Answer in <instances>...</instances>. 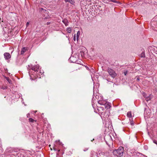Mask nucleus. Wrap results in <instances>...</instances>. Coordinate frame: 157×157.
I'll return each mask as SVG.
<instances>
[{
	"label": "nucleus",
	"instance_id": "f257e3e1",
	"mask_svg": "<svg viewBox=\"0 0 157 157\" xmlns=\"http://www.w3.org/2000/svg\"><path fill=\"white\" fill-rule=\"evenodd\" d=\"M30 69L33 71V74L32 75H34V77L35 78L38 77V75H40V73H41L40 71L39 66L38 65L33 66L30 68Z\"/></svg>",
	"mask_w": 157,
	"mask_h": 157
},
{
	"label": "nucleus",
	"instance_id": "f03ea898",
	"mask_svg": "<svg viewBox=\"0 0 157 157\" xmlns=\"http://www.w3.org/2000/svg\"><path fill=\"white\" fill-rule=\"evenodd\" d=\"M124 153V148L122 147H120L117 150H115L113 151V155L121 157L123 156Z\"/></svg>",
	"mask_w": 157,
	"mask_h": 157
},
{
	"label": "nucleus",
	"instance_id": "7ed1b4c3",
	"mask_svg": "<svg viewBox=\"0 0 157 157\" xmlns=\"http://www.w3.org/2000/svg\"><path fill=\"white\" fill-rule=\"evenodd\" d=\"M107 71L108 72L109 75L113 78H114L117 75V74L115 71L113 69L110 68H108L107 70Z\"/></svg>",
	"mask_w": 157,
	"mask_h": 157
},
{
	"label": "nucleus",
	"instance_id": "20e7f679",
	"mask_svg": "<svg viewBox=\"0 0 157 157\" xmlns=\"http://www.w3.org/2000/svg\"><path fill=\"white\" fill-rule=\"evenodd\" d=\"M40 11L42 14L43 17H45L46 18H48V11L46 9L41 8H40Z\"/></svg>",
	"mask_w": 157,
	"mask_h": 157
},
{
	"label": "nucleus",
	"instance_id": "39448f33",
	"mask_svg": "<svg viewBox=\"0 0 157 157\" xmlns=\"http://www.w3.org/2000/svg\"><path fill=\"white\" fill-rule=\"evenodd\" d=\"M7 151L9 153H14H14H13L12 154V155H14L16 157L17 155V153H16V151H15V149L14 148H9L7 149Z\"/></svg>",
	"mask_w": 157,
	"mask_h": 157
},
{
	"label": "nucleus",
	"instance_id": "423d86ee",
	"mask_svg": "<svg viewBox=\"0 0 157 157\" xmlns=\"http://www.w3.org/2000/svg\"><path fill=\"white\" fill-rule=\"evenodd\" d=\"M4 56L5 59L6 60L9 59L11 57L10 54L8 52L5 53Z\"/></svg>",
	"mask_w": 157,
	"mask_h": 157
},
{
	"label": "nucleus",
	"instance_id": "0eeeda50",
	"mask_svg": "<svg viewBox=\"0 0 157 157\" xmlns=\"http://www.w3.org/2000/svg\"><path fill=\"white\" fill-rule=\"evenodd\" d=\"M62 22L66 26H67L68 25L69 21L67 19H64L63 20Z\"/></svg>",
	"mask_w": 157,
	"mask_h": 157
},
{
	"label": "nucleus",
	"instance_id": "6e6552de",
	"mask_svg": "<svg viewBox=\"0 0 157 157\" xmlns=\"http://www.w3.org/2000/svg\"><path fill=\"white\" fill-rule=\"evenodd\" d=\"M106 101L103 100H99L98 101V104L101 105H104L106 103Z\"/></svg>",
	"mask_w": 157,
	"mask_h": 157
},
{
	"label": "nucleus",
	"instance_id": "1a4fd4ad",
	"mask_svg": "<svg viewBox=\"0 0 157 157\" xmlns=\"http://www.w3.org/2000/svg\"><path fill=\"white\" fill-rule=\"evenodd\" d=\"M105 107V109H108L110 108L111 107L110 104L109 103H107L106 102L104 105Z\"/></svg>",
	"mask_w": 157,
	"mask_h": 157
},
{
	"label": "nucleus",
	"instance_id": "9d476101",
	"mask_svg": "<svg viewBox=\"0 0 157 157\" xmlns=\"http://www.w3.org/2000/svg\"><path fill=\"white\" fill-rule=\"evenodd\" d=\"M27 49L28 48L27 47H24L23 48L21 51V54H23L27 50Z\"/></svg>",
	"mask_w": 157,
	"mask_h": 157
},
{
	"label": "nucleus",
	"instance_id": "9b49d317",
	"mask_svg": "<svg viewBox=\"0 0 157 157\" xmlns=\"http://www.w3.org/2000/svg\"><path fill=\"white\" fill-rule=\"evenodd\" d=\"M135 157H146L144 155H143L142 154L139 153L138 154H137Z\"/></svg>",
	"mask_w": 157,
	"mask_h": 157
},
{
	"label": "nucleus",
	"instance_id": "f8f14e48",
	"mask_svg": "<svg viewBox=\"0 0 157 157\" xmlns=\"http://www.w3.org/2000/svg\"><path fill=\"white\" fill-rule=\"evenodd\" d=\"M64 0L65 2H68L72 4H73L75 3V2L73 0Z\"/></svg>",
	"mask_w": 157,
	"mask_h": 157
},
{
	"label": "nucleus",
	"instance_id": "ddd939ff",
	"mask_svg": "<svg viewBox=\"0 0 157 157\" xmlns=\"http://www.w3.org/2000/svg\"><path fill=\"white\" fill-rule=\"evenodd\" d=\"M127 116L128 117L132 118V113L131 111L128 112L127 113Z\"/></svg>",
	"mask_w": 157,
	"mask_h": 157
},
{
	"label": "nucleus",
	"instance_id": "4468645a",
	"mask_svg": "<svg viewBox=\"0 0 157 157\" xmlns=\"http://www.w3.org/2000/svg\"><path fill=\"white\" fill-rule=\"evenodd\" d=\"M66 30L68 33H70L71 32V30H72L71 28V27L67 28V29Z\"/></svg>",
	"mask_w": 157,
	"mask_h": 157
},
{
	"label": "nucleus",
	"instance_id": "2eb2a0df",
	"mask_svg": "<svg viewBox=\"0 0 157 157\" xmlns=\"http://www.w3.org/2000/svg\"><path fill=\"white\" fill-rule=\"evenodd\" d=\"M80 34V31H78L77 33V35H76V37H77V39H78L79 38V36Z\"/></svg>",
	"mask_w": 157,
	"mask_h": 157
},
{
	"label": "nucleus",
	"instance_id": "dca6fc26",
	"mask_svg": "<svg viewBox=\"0 0 157 157\" xmlns=\"http://www.w3.org/2000/svg\"><path fill=\"white\" fill-rule=\"evenodd\" d=\"M151 98H152V97H151V96H147V97H146L145 100L147 101H148L151 100Z\"/></svg>",
	"mask_w": 157,
	"mask_h": 157
},
{
	"label": "nucleus",
	"instance_id": "f3484780",
	"mask_svg": "<svg viewBox=\"0 0 157 157\" xmlns=\"http://www.w3.org/2000/svg\"><path fill=\"white\" fill-rule=\"evenodd\" d=\"M29 122L33 123L34 121L36 122V121H35L33 118H30L29 119Z\"/></svg>",
	"mask_w": 157,
	"mask_h": 157
},
{
	"label": "nucleus",
	"instance_id": "a211bd4d",
	"mask_svg": "<svg viewBox=\"0 0 157 157\" xmlns=\"http://www.w3.org/2000/svg\"><path fill=\"white\" fill-rule=\"evenodd\" d=\"M6 79L10 83H11L12 81L8 77H6Z\"/></svg>",
	"mask_w": 157,
	"mask_h": 157
},
{
	"label": "nucleus",
	"instance_id": "6ab92c4d",
	"mask_svg": "<svg viewBox=\"0 0 157 157\" xmlns=\"http://www.w3.org/2000/svg\"><path fill=\"white\" fill-rule=\"evenodd\" d=\"M140 56L141 57H145V53L144 52H143L141 54Z\"/></svg>",
	"mask_w": 157,
	"mask_h": 157
},
{
	"label": "nucleus",
	"instance_id": "aec40b11",
	"mask_svg": "<svg viewBox=\"0 0 157 157\" xmlns=\"http://www.w3.org/2000/svg\"><path fill=\"white\" fill-rule=\"evenodd\" d=\"M3 30L6 33L7 32H8L9 31H8L7 30V29H6V27H5V28H3Z\"/></svg>",
	"mask_w": 157,
	"mask_h": 157
},
{
	"label": "nucleus",
	"instance_id": "412c9836",
	"mask_svg": "<svg viewBox=\"0 0 157 157\" xmlns=\"http://www.w3.org/2000/svg\"><path fill=\"white\" fill-rule=\"evenodd\" d=\"M143 96L145 98H146V97H147V94L145 93H144V92L143 93Z\"/></svg>",
	"mask_w": 157,
	"mask_h": 157
},
{
	"label": "nucleus",
	"instance_id": "4be33fe9",
	"mask_svg": "<svg viewBox=\"0 0 157 157\" xmlns=\"http://www.w3.org/2000/svg\"><path fill=\"white\" fill-rule=\"evenodd\" d=\"M109 0L111 1V2H113L117 3H119L118 2H117V1L115 0Z\"/></svg>",
	"mask_w": 157,
	"mask_h": 157
},
{
	"label": "nucleus",
	"instance_id": "5701e85b",
	"mask_svg": "<svg viewBox=\"0 0 157 157\" xmlns=\"http://www.w3.org/2000/svg\"><path fill=\"white\" fill-rule=\"evenodd\" d=\"M128 73V71L127 70L125 71L124 72V74L125 75H126Z\"/></svg>",
	"mask_w": 157,
	"mask_h": 157
},
{
	"label": "nucleus",
	"instance_id": "b1692460",
	"mask_svg": "<svg viewBox=\"0 0 157 157\" xmlns=\"http://www.w3.org/2000/svg\"><path fill=\"white\" fill-rule=\"evenodd\" d=\"M74 58V57L73 56H72L71 57V58H70V59H71V60H72V62H73V63L74 62V61H73V58Z\"/></svg>",
	"mask_w": 157,
	"mask_h": 157
},
{
	"label": "nucleus",
	"instance_id": "393cba45",
	"mask_svg": "<svg viewBox=\"0 0 157 157\" xmlns=\"http://www.w3.org/2000/svg\"><path fill=\"white\" fill-rule=\"evenodd\" d=\"M2 89H3V90H4V89H6L7 88V87L6 86H4V87H2V88H1Z\"/></svg>",
	"mask_w": 157,
	"mask_h": 157
},
{
	"label": "nucleus",
	"instance_id": "a878e982",
	"mask_svg": "<svg viewBox=\"0 0 157 157\" xmlns=\"http://www.w3.org/2000/svg\"><path fill=\"white\" fill-rule=\"evenodd\" d=\"M106 79L107 81H108L109 82H110V83H113V82L110 81V80H109V79Z\"/></svg>",
	"mask_w": 157,
	"mask_h": 157
},
{
	"label": "nucleus",
	"instance_id": "bb28decb",
	"mask_svg": "<svg viewBox=\"0 0 157 157\" xmlns=\"http://www.w3.org/2000/svg\"><path fill=\"white\" fill-rule=\"evenodd\" d=\"M27 117H30V114L29 113H28L27 114Z\"/></svg>",
	"mask_w": 157,
	"mask_h": 157
},
{
	"label": "nucleus",
	"instance_id": "cd10ccee",
	"mask_svg": "<svg viewBox=\"0 0 157 157\" xmlns=\"http://www.w3.org/2000/svg\"><path fill=\"white\" fill-rule=\"evenodd\" d=\"M153 142L155 144H157V141L156 140H154L153 141Z\"/></svg>",
	"mask_w": 157,
	"mask_h": 157
},
{
	"label": "nucleus",
	"instance_id": "c85d7f7f",
	"mask_svg": "<svg viewBox=\"0 0 157 157\" xmlns=\"http://www.w3.org/2000/svg\"><path fill=\"white\" fill-rule=\"evenodd\" d=\"M88 148H86L84 149L83 150V151H86L87 150H88Z\"/></svg>",
	"mask_w": 157,
	"mask_h": 157
},
{
	"label": "nucleus",
	"instance_id": "c756f323",
	"mask_svg": "<svg viewBox=\"0 0 157 157\" xmlns=\"http://www.w3.org/2000/svg\"><path fill=\"white\" fill-rule=\"evenodd\" d=\"M29 23L28 22H27V23L26 24V26L27 27L28 25H29Z\"/></svg>",
	"mask_w": 157,
	"mask_h": 157
},
{
	"label": "nucleus",
	"instance_id": "7c9ffc66",
	"mask_svg": "<svg viewBox=\"0 0 157 157\" xmlns=\"http://www.w3.org/2000/svg\"><path fill=\"white\" fill-rule=\"evenodd\" d=\"M75 38H76V35L75 34L74 35V36L73 39L74 40L75 39Z\"/></svg>",
	"mask_w": 157,
	"mask_h": 157
},
{
	"label": "nucleus",
	"instance_id": "2f4dec72",
	"mask_svg": "<svg viewBox=\"0 0 157 157\" xmlns=\"http://www.w3.org/2000/svg\"><path fill=\"white\" fill-rule=\"evenodd\" d=\"M131 124L132 125H134V123H133V122H131Z\"/></svg>",
	"mask_w": 157,
	"mask_h": 157
},
{
	"label": "nucleus",
	"instance_id": "473e14b6",
	"mask_svg": "<svg viewBox=\"0 0 157 157\" xmlns=\"http://www.w3.org/2000/svg\"><path fill=\"white\" fill-rule=\"evenodd\" d=\"M116 85H117L115 83H113V87H114L115 86H116Z\"/></svg>",
	"mask_w": 157,
	"mask_h": 157
},
{
	"label": "nucleus",
	"instance_id": "72a5a7b5",
	"mask_svg": "<svg viewBox=\"0 0 157 157\" xmlns=\"http://www.w3.org/2000/svg\"><path fill=\"white\" fill-rule=\"evenodd\" d=\"M29 75H30V77H32V76H31V75H30L31 72H30V71L29 72Z\"/></svg>",
	"mask_w": 157,
	"mask_h": 157
},
{
	"label": "nucleus",
	"instance_id": "f704fd0d",
	"mask_svg": "<svg viewBox=\"0 0 157 157\" xmlns=\"http://www.w3.org/2000/svg\"><path fill=\"white\" fill-rule=\"evenodd\" d=\"M74 40L75 41L76 40ZM78 40H77V42H78Z\"/></svg>",
	"mask_w": 157,
	"mask_h": 157
},
{
	"label": "nucleus",
	"instance_id": "c9c22d12",
	"mask_svg": "<svg viewBox=\"0 0 157 157\" xmlns=\"http://www.w3.org/2000/svg\"><path fill=\"white\" fill-rule=\"evenodd\" d=\"M49 23H48V22H47V24H49Z\"/></svg>",
	"mask_w": 157,
	"mask_h": 157
},
{
	"label": "nucleus",
	"instance_id": "e433bc0d",
	"mask_svg": "<svg viewBox=\"0 0 157 157\" xmlns=\"http://www.w3.org/2000/svg\"><path fill=\"white\" fill-rule=\"evenodd\" d=\"M146 147V146H144V148H145V149H146V148H145V147Z\"/></svg>",
	"mask_w": 157,
	"mask_h": 157
},
{
	"label": "nucleus",
	"instance_id": "4c0bfd02",
	"mask_svg": "<svg viewBox=\"0 0 157 157\" xmlns=\"http://www.w3.org/2000/svg\"><path fill=\"white\" fill-rule=\"evenodd\" d=\"M54 149L55 150V147H54Z\"/></svg>",
	"mask_w": 157,
	"mask_h": 157
},
{
	"label": "nucleus",
	"instance_id": "58836bf2",
	"mask_svg": "<svg viewBox=\"0 0 157 157\" xmlns=\"http://www.w3.org/2000/svg\"><path fill=\"white\" fill-rule=\"evenodd\" d=\"M58 141V142H59V143H60V141H59V140Z\"/></svg>",
	"mask_w": 157,
	"mask_h": 157
},
{
	"label": "nucleus",
	"instance_id": "ea45409f",
	"mask_svg": "<svg viewBox=\"0 0 157 157\" xmlns=\"http://www.w3.org/2000/svg\"><path fill=\"white\" fill-rule=\"evenodd\" d=\"M137 79H138V80H139V78H137Z\"/></svg>",
	"mask_w": 157,
	"mask_h": 157
},
{
	"label": "nucleus",
	"instance_id": "a19ab883",
	"mask_svg": "<svg viewBox=\"0 0 157 157\" xmlns=\"http://www.w3.org/2000/svg\"><path fill=\"white\" fill-rule=\"evenodd\" d=\"M36 111H35V113H36Z\"/></svg>",
	"mask_w": 157,
	"mask_h": 157
},
{
	"label": "nucleus",
	"instance_id": "79ce46f5",
	"mask_svg": "<svg viewBox=\"0 0 157 157\" xmlns=\"http://www.w3.org/2000/svg\"><path fill=\"white\" fill-rule=\"evenodd\" d=\"M110 138L111 139V137H110Z\"/></svg>",
	"mask_w": 157,
	"mask_h": 157
}]
</instances>
